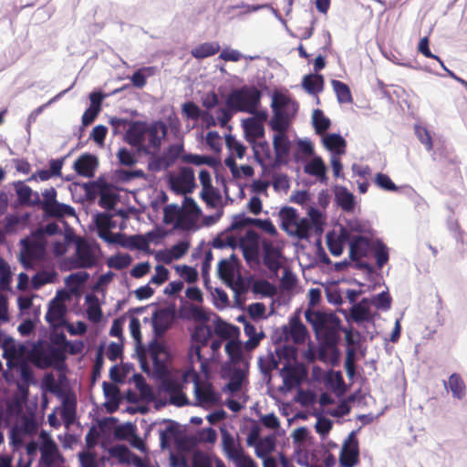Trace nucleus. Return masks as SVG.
Segmentation results:
<instances>
[{
	"instance_id": "obj_63",
	"label": "nucleus",
	"mask_w": 467,
	"mask_h": 467,
	"mask_svg": "<svg viewBox=\"0 0 467 467\" xmlns=\"http://www.w3.org/2000/svg\"><path fill=\"white\" fill-rule=\"evenodd\" d=\"M309 217L308 219L311 223V228H314V231L316 234H320L323 232V225L324 221L322 219V213L319 210L312 208L309 211Z\"/></svg>"
},
{
	"instance_id": "obj_32",
	"label": "nucleus",
	"mask_w": 467,
	"mask_h": 467,
	"mask_svg": "<svg viewBox=\"0 0 467 467\" xmlns=\"http://www.w3.org/2000/svg\"><path fill=\"white\" fill-rule=\"evenodd\" d=\"M221 49L218 42H205L192 49L191 54L197 59H203L217 54Z\"/></svg>"
},
{
	"instance_id": "obj_60",
	"label": "nucleus",
	"mask_w": 467,
	"mask_h": 467,
	"mask_svg": "<svg viewBox=\"0 0 467 467\" xmlns=\"http://www.w3.org/2000/svg\"><path fill=\"white\" fill-rule=\"evenodd\" d=\"M175 269L180 276H182L189 284L195 283L198 279V272L192 266L186 265H177Z\"/></svg>"
},
{
	"instance_id": "obj_35",
	"label": "nucleus",
	"mask_w": 467,
	"mask_h": 467,
	"mask_svg": "<svg viewBox=\"0 0 467 467\" xmlns=\"http://www.w3.org/2000/svg\"><path fill=\"white\" fill-rule=\"evenodd\" d=\"M275 442L276 438L273 434L259 440L258 442L254 445L256 456L258 458L268 456L272 451H275Z\"/></svg>"
},
{
	"instance_id": "obj_9",
	"label": "nucleus",
	"mask_w": 467,
	"mask_h": 467,
	"mask_svg": "<svg viewBox=\"0 0 467 467\" xmlns=\"http://www.w3.org/2000/svg\"><path fill=\"white\" fill-rule=\"evenodd\" d=\"M42 442L39 446V467H61L64 466L65 457L59 451L55 441L45 431L40 434Z\"/></svg>"
},
{
	"instance_id": "obj_55",
	"label": "nucleus",
	"mask_w": 467,
	"mask_h": 467,
	"mask_svg": "<svg viewBox=\"0 0 467 467\" xmlns=\"http://www.w3.org/2000/svg\"><path fill=\"white\" fill-rule=\"evenodd\" d=\"M132 262V258L129 254H119L108 259L107 265L110 268L122 270L127 268Z\"/></svg>"
},
{
	"instance_id": "obj_18",
	"label": "nucleus",
	"mask_w": 467,
	"mask_h": 467,
	"mask_svg": "<svg viewBox=\"0 0 467 467\" xmlns=\"http://www.w3.org/2000/svg\"><path fill=\"white\" fill-rule=\"evenodd\" d=\"M182 150V146H171L168 151L169 156H155L150 160L148 163L149 170L151 171H160L168 169L180 156Z\"/></svg>"
},
{
	"instance_id": "obj_21",
	"label": "nucleus",
	"mask_w": 467,
	"mask_h": 467,
	"mask_svg": "<svg viewBox=\"0 0 467 467\" xmlns=\"http://www.w3.org/2000/svg\"><path fill=\"white\" fill-rule=\"evenodd\" d=\"M194 186V173L190 167L182 168L179 175L172 181V188L181 193H187L192 191Z\"/></svg>"
},
{
	"instance_id": "obj_31",
	"label": "nucleus",
	"mask_w": 467,
	"mask_h": 467,
	"mask_svg": "<svg viewBox=\"0 0 467 467\" xmlns=\"http://www.w3.org/2000/svg\"><path fill=\"white\" fill-rule=\"evenodd\" d=\"M444 386L451 391L455 399L462 400L465 396L466 386L462 378L458 373H452L448 382L444 381Z\"/></svg>"
},
{
	"instance_id": "obj_41",
	"label": "nucleus",
	"mask_w": 467,
	"mask_h": 467,
	"mask_svg": "<svg viewBox=\"0 0 467 467\" xmlns=\"http://www.w3.org/2000/svg\"><path fill=\"white\" fill-rule=\"evenodd\" d=\"M327 150L337 154L345 153L346 141L339 134H328L324 139Z\"/></svg>"
},
{
	"instance_id": "obj_53",
	"label": "nucleus",
	"mask_w": 467,
	"mask_h": 467,
	"mask_svg": "<svg viewBox=\"0 0 467 467\" xmlns=\"http://www.w3.org/2000/svg\"><path fill=\"white\" fill-rule=\"evenodd\" d=\"M234 265L227 260L223 259L218 265V273L220 277L226 283H232L234 279Z\"/></svg>"
},
{
	"instance_id": "obj_54",
	"label": "nucleus",
	"mask_w": 467,
	"mask_h": 467,
	"mask_svg": "<svg viewBox=\"0 0 467 467\" xmlns=\"http://www.w3.org/2000/svg\"><path fill=\"white\" fill-rule=\"evenodd\" d=\"M225 145L230 150L232 156L235 155L237 158L242 159L245 155L246 148L233 135H227L225 137Z\"/></svg>"
},
{
	"instance_id": "obj_19",
	"label": "nucleus",
	"mask_w": 467,
	"mask_h": 467,
	"mask_svg": "<svg viewBox=\"0 0 467 467\" xmlns=\"http://www.w3.org/2000/svg\"><path fill=\"white\" fill-rule=\"evenodd\" d=\"M66 348L48 345L47 348L37 352L39 360L45 368L55 364L63 363L66 359Z\"/></svg>"
},
{
	"instance_id": "obj_43",
	"label": "nucleus",
	"mask_w": 467,
	"mask_h": 467,
	"mask_svg": "<svg viewBox=\"0 0 467 467\" xmlns=\"http://www.w3.org/2000/svg\"><path fill=\"white\" fill-rule=\"evenodd\" d=\"M282 228L287 233L291 227L299 220L296 210L293 207H284L279 213Z\"/></svg>"
},
{
	"instance_id": "obj_7",
	"label": "nucleus",
	"mask_w": 467,
	"mask_h": 467,
	"mask_svg": "<svg viewBox=\"0 0 467 467\" xmlns=\"http://www.w3.org/2000/svg\"><path fill=\"white\" fill-rule=\"evenodd\" d=\"M212 337V330L208 326H197L192 334V340L193 344L188 351V357L192 366L195 362L200 363L201 371L207 373L208 371V358L202 354V348L208 345Z\"/></svg>"
},
{
	"instance_id": "obj_48",
	"label": "nucleus",
	"mask_w": 467,
	"mask_h": 467,
	"mask_svg": "<svg viewBox=\"0 0 467 467\" xmlns=\"http://www.w3.org/2000/svg\"><path fill=\"white\" fill-rule=\"evenodd\" d=\"M199 180L202 186V199L207 202H212L210 194L213 193V188L210 172L207 170H202L199 173Z\"/></svg>"
},
{
	"instance_id": "obj_37",
	"label": "nucleus",
	"mask_w": 467,
	"mask_h": 467,
	"mask_svg": "<svg viewBox=\"0 0 467 467\" xmlns=\"http://www.w3.org/2000/svg\"><path fill=\"white\" fill-rule=\"evenodd\" d=\"M163 212H164V222L166 223H172L174 221H176V223L178 226L187 229V224H186L185 220L183 219L182 221V211L177 205H175V204L167 205L164 208Z\"/></svg>"
},
{
	"instance_id": "obj_24",
	"label": "nucleus",
	"mask_w": 467,
	"mask_h": 467,
	"mask_svg": "<svg viewBox=\"0 0 467 467\" xmlns=\"http://www.w3.org/2000/svg\"><path fill=\"white\" fill-rule=\"evenodd\" d=\"M174 317L173 310L170 308H161L153 315V327L156 333L161 334L170 327Z\"/></svg>"
},
{
	"instance_id": "obj_16",
	"label": "nucleus",
	"mask_w": 467,
	"mask_h": 467,
	"mask_svg": "<svg viewBox=\"0 0 467 467\" xmlns=\"http://www.w3.org/2000/svg\"><path fill=\"white\" fill-rule=\"evenodd\" d=\"M263 248V263L270 270L276 272L281 267V250L275 245L272 241L264 240Z\"/></svg>"
},
{
	"instance_id": "obj_33",
	"label": "nucleus",
	"mask_w": 467,
	"mask_h": 467,
	"mask_svg": "<svg viewBox=\"0 0 467 467\" xmlns=\"http://www.w3.org/2000/svg\"><path fill=\"white\" fill-rule=\"evenodd\" d=\"M232 231L229 227L226 231L218 234L213 241V246L220 249L227 246L231 248L239 247V239L231 233Z\"/></svg>"
},
{
	"instance_id": "obj_44",
	"label": "nucleus",
	"mask_w": 467,
	"mask_h": 467,
	"mask_svg": "<svg viewBox=\"0 0 467 467\" xmlns=\"http://www.w3.org/2000/svg\"><path fill=\"white\" fill-rule=\"evenodd\" d=\"M181 160L184 163H191L197 166L206 164L208 166L213 167L216 164L215 159L212 156L197 155L192 153L183 154L181 157Z\"/></svg>"
},
{
	"instance_id": "obj_56",
	"label": "nucleus",
	"mask_w": 467,
	"mask_h": 467,
	"mask_svg": "<svg viewBox=\"0 0 467 467\" xmlns=\"http://www.w3.org/2000/svg\"><path fill=\"white\" fill-rule=\"evenodd\" d=\"M374 183L386 192H398L399 190V187L391 181L390 177L382 172H378L375 175Z\"/></svg>"
},
{
	"instance_id": "obj_42",
	"label": "nucleus",
	"mask_w": 467,
	"mask_h": 467,
	"mask_svg": "<svg viewBox=\"0 0 467 467\" xmlns=\"http://www.w3.org/2000/svg\"><path fill=\"white\" fill-rule=\"evenodd\" d=\"M331 85L339 103H351L353 101L350 88L347 84L340 80L333 79Z\"/></svg>"
},
{
	"instance_id": "obj_23",
	"label": "nucleus",
	"mask_w": 467,
	"mask_h": 467,
	"mask_svg": "<svg viewBox=\"0 0 467 467\" xmlns=\"http://www.w3.org/2000/svg\"><path fill=\"white\" fill-rule=\"evenodd\" d=\"M97 165V158L91 154H83L74 162V168L77 173L87 178L94 176Z\"/></svg>"
},
{
	"instance_id": "obj_28",
	"label": "nucleus",
	"mask_w": 467,
	"mask_h": 467,
	"mask_svg": "<svg viewBox=\"0 0 467 467\" xmlns=\"http://www.w3.org/2000/svg\"><path fill=\"white\" fill-rule=\"evenodd\" d=\"M222 446L225 456L230 461L236 458L244 451L241 444L228 431L222 433Z\"/></svg>"
},
{
	"instance_id": "obj_3",
	"label": "nucleus",
	"mask_w": 467,
	"mask_h": 467,
	"mask_svg": "<svg viewBox=\"0 0 467 467\" xmlns=\"http://www.w3.org/2000/svg\"><path fill=\"white\" fill-rule=\"evenodd\" d=\"M271 109L273 117L269 121L271 129L276 132H286L291 119L296 113L298 105L287 95L275 92L273 95Z\"/></svg>"
},
{
	"instance_id": "obj_17",
	"label": "nucleus",
	"mask_w": 467,
	"mask_h": 467,
	"mask_svg": "<svg viewBox=\"0 0 467 467\" xmlns=\"http://www.w3.org/2000/svg\"><path fill=\"white\" fill-rule=\"evenodd\" d=\"M99 236L107 241L108 243H118L119 234H112L110 230L116 227L115 222L112 220V215L109 213H99L95 220Z\"/></svg>"
},
{
	"instance_id": "obj_13",
	"label": "nucleus",
	"mask_w": 467,
	"mask_h": 467,
	"mask_svg": "<svg viewBox=\"0 0 467 467\" xmlns=\"http://www.w3.org/2000/svg\"><path fill=\"white\" fill-rule=\"evenodd\" d=\"M359 460L358 441L352 431L342 446L339 462L342 467H354Z\"/></svg>"
},
{
	"instance_id": "obj_62",
	"label": "nucleus",
	"mask_w": 467,
	"mask_h": 467,
	"mask_svg": "<svg viewBox=\"0 0 467 467\" xmlns=\"http://www.w3.org/2000/svg\"><path fill=\"white\" fill-rule=\"evenodd\" d=\"M119 162L123 166H132L137 162L134 153L127 148H121L117 152Z\"/></svg>"
},
{
	"instance_id": "obj_22",
	"label": "nucleus",
	"mask_w": 467,
	"mask_h": 467,
	"mask_svg": "<svg viewBox=\"0 0 467 467\" xmlns=\"http://www.w3.org/2000/svg\"><path fill=\"white\" fill-rule=\"evenodd\" d=\"M349 242V257L352 261H358L367 256L369 249V240L362 235L350 237Z\"/></svg>"
},
{
	"instance_id": "obj_39",
	"label": "nucleus",
	"mask_w": 467,
	"mask_h": 467,
	"mask_svg": "<svg viewBox=\"0 0 467 467\" xmlns=\"http://www.w3.org/2000/svg\"><path fill=\"white\" fill-rule=\"evenodd\" d=\"M14 186L18 198V202L22 205L34 206L32 197H34L35 192H33L29 186L24 184V182L21 181L15 182Z\"/></svg>"
},
{
	"instance_id": "obj_29",
	"label": "nucleus",
	"mask_w": 467,
	"mask_h": 467,
	"mask_svg": "<svg viewBox=\"0 0 467 467\" xmlns=\"http://www.w3.org/2000/svg\"><path fill=\"white\" fill-rule=\"evenodd\" d=\"M182 211V221L184 219L187 224V229L191 228L195 223L196 218L201 213L195 201L191 197H185L183 205L181 208Z\"/></svg>"
},
{
	"instance_id": "obj_26",
	"label": "nucleus",
	"mask_w": 467,
	"mask_h": 467,
	"mask_svg": "<svg viewBox=\"0 0 467 467\" xmlns=\"http://www.w3.org/2000/svg\"><path fill=\"white\" fill-rule=\"evenodd\" d=\"M103 392L107 400L105 407L110 413L118 410L120 401L119 389L111 382L104 381L102 384Z\"/></svg>"
},
{
	"instance_id": "obj_8",
	"label": "nucleus",
	"mask_w": 467,
	"mask_h": 467,
	"mask_svg": "<svg viewBox=\"0 0 467 467\" xmlns=\"http://www.w3.org/2000/svg\"><path fill=\"white\" fill-rule=\"evenodd\" d=\"M39 429V423L34 414H24L20 420L10 430V443L14 448H20L24 445L27 437H34Z\"/></svg>"
},
{
	"instance_id": "obj_2",
	"label": "nucleus",
	"mask_w": 467,
	"mask_h": 467,
	"mask_svg": "<svg viewBox=\"0 0 467 467\" xmlns=\"http://www.w3.org/2000/svg\"><path fill=\"white\" fill-rule=\"evenodd\" d=\"M127 142L146 154H154L160 150L161 137L154 126L146 122L135 121L126 132Z\"/></svg>"
},
{
	"instance_id": "obj_6",
	"label": "nucleus",
	"mask_w": 467,
	"mask_h": 467,
	"mask_svg": "<svg viewBox=\"0 0 467 467\" xmlns=\"http://www.w3.org/2000/svg\"><path fill=\"white\" fill-rule=\"evenodd\" d=\"M21 263L26 268H30L34 263L43 259L46 253L47 240L46 237H42L40 232H34L31 236L21 240Z\"/></svg>"
},
{
	"instance_id": "obj_20",
	"label": "nucleus",
	"mask_w": 467,
	"mask_h": 467,
	"mask_svg": "<svg viewBox=\"0 0 467 467\" xmlns=\"http://www.w3.org/2000/svg\"><path fill=\"white\" fill-rule=\"evenodd\" d=\"M350 240V233L347 228L341 227L338 234L329 232L327 234V244L329 252L334 256L342 254L344 245Z\"/></svg>"
},
{
	"instance_id": "obj_51",
	"label": "nucleus",
	"mask_w": 467,
	"mask_h": 467,
	"mask_svg": "<svg viewBox=\"0 0 467 467\" xmlns=\"http://www.w3.org/2000/svg\"><path fill=\"white\" fill-rule=\"evenodd\" d=\"M252 290L255 294H260L263 296H274L277 290L276 287L269 281L261 279L253 284Z\"/></svg>"
},
{
	"instance_id": "obj_52",
	"label": "nucleus",
	"mask_w": 467,
	"mask_h": 467,
	"mask_svg": "<svg viewBox=\"0 0 467 467\" xmlns=\"http://www.w3.org/2000/svg\"><path fill=\"white\" fill-rule=\"evenodd\" d=\"M245 373L244 369L234 368L230 375L229 382L226 384V389L232 393L239 391L241 389Z\"/></svg>"
},
{
	"instance_id": "obj_49",
	"label": "nucleus",
	"mask_w": 467,
	"mask_h": 467,
	"mask_svg": "<svg viewBox=\"0 0 467 467\" xmlns=\"http://www.w3.org/2000/svg\"><path fill=\"white\" fill-rule=\"evenodd\" d=\"M313 126L317 134H322L330 127V120L321 109H315L313 112Z\"/></svg>"
},
{
	"instance_id": "obj_5",
	"label": "nucleus",
	"mask_w": 467,
	"mask_h": 467,
	"mask_svg": "<svg viewBox=\"0 0 467 467\" xmlns=\"http://www.w3.org/2000/svg\"><path fill=\"white\" fill-rule=\"evenodd\" d=\"M43 200L40 199L37 192H35L33 205L40 206L43 212L53 218H63L65 216H74L75 209L67 204L60 203L57 201V192L54 187L45 189L42 192Z\"/></svg>"
},
{
	"instance_id": "obj_50",
	"label": "nucleus",
	"mask_w": 467,
	"mask_h": 467,
	"mask_svg": "<svg viewBox=\"0 0 467 467\" xmlns=\"http://www.w3.org/2000/svg\"><path fill=\"white\" fill-rule=\"evenodd\" d=\"M255 160L264 164L265 161L271 159V150L266 141L252 142Z\"/></svg>"
},
{
	"instance_id": "obj_30",
	"label": "nucleus",
	"mask_w": 467,
	"mask_h": 467,
	"mask_svg": "<svg viewBox=\"0 0 467 467\" xmlns=\"http://www.w3.org/2000/svg\"><path fill=\"white\" fill-rule=\"evenodd\" d=\"M368 300L367 298H363L360 302L351 307L350 316L355 322L361 323L364 321H371L373 319V316L368 307Z\"/></svg>"
},
{
	"instance_id": "obj_12",
	"label": "nucleus",
	"mask_w": 467,
	"mask_h": 467,
	"mask_svg": "<svg viewBox=\"0 0 467 467\" xmlns=\"http://www.w3.org/2000/svg\"><path fill=\"white\" fill-rule=\"evenodd\" d=\"M192 374L194 382V393L197 401L204 406L215 405L219 400V396L214 392L211 383L201 382L198 373L192 368L187 374Z\"/></svg>"
},
{
	"instance_id": "obj_46",
	"label": "nucleus",
	"mask_w": 467,
	"mask_h": 467,
	"mask_svg": "<svg viewBox=\"0 0 467 467\" xmlns=\"http://www.w3.org/2000/svg\"><path fill=\"white\" fill-rule=\"evenodd\" d=\"M337 201L338 205L346 212H351L355 207L354 195L349 192L346 188L340 189L337 194Z\"/></svg>"
},
{
	"instance_id": "obj_58",
	"label": "nucleus",
	"mask_w": 467,
	"mask_h": 467,
	"mask_svg": "<svg viewBox=\"0 0 467 467\" xmlns=\"http://www.w3.org/2000/svg\"><path fill=\"white\" fill-rule=\"evenodd\" d=\"M417 50L420 54H421L422 56H424L425 57L427 58H432V59H435L437 60L441 67H444V63L443 61L441 60V58L436 55H434L431 49H430V39H429V36H424L422 37L419 44H418V47H417Z\"/></svg>"
},
{
	"instance_id": "obj_15",
	"label": "nucleus",
	"mask_w": 467,
	"mask_h": 467,
	"mask_svg": "<svg viewBox=\"0 0 467 467\" xmlns=\"http://www.w3.org/2000/svg\"><path fill=\"white\" fill-rule=\"evenodd\" d=\"M280 375L283 378L284 386L287 389H292L300 385L306 376V369L302 366L287 363L280 370Z\"/></svg>"
},
{
	"instance_id": "obj_14",
	"label": "nucleus",
	"mask_w": 467,
	"mask_h": 467,
	"mask_svg": "<svg viewBox=\"0 0 467 467\" xmlns=\"http://www.w3.org/2000/svg\"><path fill=\"white\" fill-rule=\"evenodd\" d=\"M97 259L91 245L81 241L77 244L75 259L73 261L74 268H91L96 265Z\"/></svg>"
},
{
	"instance_id": "obj_34",
	"label": "nucleus",
	"mask_w": 467,
	"mask_h": 467,
	"mask_svg": "<svg viewBox=\"0 0 467 467\" xmlns=\"http://www.w3.org/2000/svg\"><path fill=\"white\" fill-rule=\"evenodd\" d=\"M303 88L310 94L321 92L324 87V78L319 74L306 75L302 80Z\"/></svg>"
},
{
	"instance_id": "obj_38",
	"label": "nucleus",
	"mask_w": 467,
	"mask_h": 467,
	"mask_svg": "<svg viewBox=\"0 0 467 467\" xmlns=\"http://www.w3.org/2000/svg\"><path fill=\"white\" fill-rule=\"evenodd\" d=\"M225 352L234 366L240 364L244 359L242 345L238 340L228 341L225 345Z\"/></svg>"
},
{
	"instance_id": "obj_40",
	"label": "nucleus",
	"mask_w": 467,
	"mask_h": 467,
	"mask_svg": "<svg viewBox=\"0 0 467 467\" xmlns=\"http://www.w3.org/2000/svg\"><path fill=\"white\" fill-rule=\"evenodd\" d=\"M310 229V221L307 218H301L291 227L287 234L297 237L299 240H306L309 238Z\"/></svg>"
},
{
	"instance_id": "obj_4",
	"label": "nucleus",
	"mask_w": 467,
	"mask_h": 467,
	"mask_svg": "<svg viewBox=\"0 0 467 467\" xmlns=\"http://www.w3.org/2000/svg\"><path fill=\"white\" fill-rule=\"evenodd\" d=\"M262 92L256 87L244 86L234 89L226 99L227 107L235 112L255 114L261 103Z\"/></svg>"
},
{
	"instance_id": "obj_45",
	"label": "nucleus",
	"mask_w": 467,
	"mask_h": 467,
	"mask_svg": "<svg viewBox=\"0 0 467 467\" xmlns=\"http://www.w3.org/2000/svg\"><path fill=\"white\" fill-rule=\"evenodd\" d=\"M214 332L221 339L234 340L239 335V328L234 325L223 322L215 327Z\"/></svg>"
},
{
	"instance_id": "obj_36",
	"label": "nucleus",
	"mask_w": 467,
	"mask_h": 467,
	"mask_svg": "<svg viewBox=\"0 0 467 467\" xmlns=\"http://www.w3.org/2000/svg\"><path fill=\"white\" fill-rule=\"evenodd\" d=\"M305 172L316 176L320 181L327 179L326 177V166L323 160L320 157H315L305 166Z\"/></svg>"
},
{
	"instance_id": "obj_47",
	"label": "nucleus",
	"mask_w": 467,
	"mask_h": 467,
	"mask_svg": "<svg viewBox=\"0 0 467 467\" xmlns=\"http://www.w3.org/2000/svg\"><path fill=\"white\" fill-rule=\"evenodd\" d=\"M87 301L89 302L87 307L88 318L93 322H99L102 318L103 313L99 306L98 298L95 296H88Z\"/></svg>"
},
{
	"instance_id": "obj_1",
	"label": "nucleus",
	"mask_w": 467,
	"mask_h": 467,
	"mask_svg": "<svg viewBox=\"0 0 467 467\" xmlns=\"http://www.w3.org/2000/svg\"><path fill=\"white\" fill-rule=\"evenodd\" d=\"M306 320L312 326L320 341V358L323 359L324 348L335 349L339 340L340 318L332 312L306 308Z\"/></svg>"
},
{
	"instance_id": "obj_10",
	"label": "nucleus",
	"mask_w": 467,
	"mask_h": 467,
	"mask_svg": "<svg viewBox=\"0 0 467 467\" xmlns=\"http://www.w3.org/2000/svg\"><path fill=\"white\" fill-rule=\"evenodd\" d=\"M258 234L254 230L246 232L244 237L239 238V248L248 265L259 264Z\"/></svg>"
},
{
	"instance_id": "obj_25",
	"label": "nucleus",
	"mask_w": 467,
	"mask_h": 467,
	"mask_svg": "<svg viewBox=\"0 0 467 467\" xmlns=\"http://www.w3.org/2000/svg\"><path fill=\"white\" fill-rule=\"evenodd\" d=\"M273 147L276 161L281 162L288 157L290 151V141L286 132L280 131L275 134Z\"/></svg>"
},
{
	"instance_id": "obj_57",
	"label": "nucleus",
	"mask_w": 467,
	"mask_h": 467,
	"mask_svg": "<svg viewBox=\"0 0 467 467\" xmlns=\"http://www.w3.org/2000/svg\"><path fill=\"white\" fill-rule=\"evenodd\" d=\"M109 453L112 457L117 458L120 463H130L131 451L126 445H115L109 450Z\"/></svg>"
},
{
	"instance_id": "obj_11",
	"label": "nucleus",
	"mask_w": 467,
	"mask_h": 467,
	"mask_svg": "<svg viewBox=\"0 0 467 467\" xmlns=\"http://www.w3.org/2000/svg\"><path fill=\"white\" fill-rule=\"evenodd\" d=\"M63 292H59L48 304V308L46 313V321L53 327H64L67 323V306L64 303L65 297L60 296Z\"/></svg>"
},
{
	"instance_id": "obj_64",
	"label": "nucleus",
	"mask_w": 467,
	"mask_h": 467,
	"mask_svg": "<svg viewBox=\"0 0 467 467\" xmlns=\"http://www.w3.org/2000/svg\"><path fill=\"white\" fill-rule=\"evenodd\" d=\"M232 462L235 467H257V463L244 451L239 453L236 458H234Z\"/></svg>"
},
{
	"instance_id": "obj_59",
	"label": "nucleus",
	"mask_w": 467,
	"mask_h": 467,
	"mask_svg": "<svg viewBox=\"0 0 467 467\" xmlns=\"http://www.w3.org/2000/svg\"><path fill=\"white\" fill-rule=\"evenodd\" d=\"M11 275L9 265L5 259L0 257V289L5 290L9 288Z\"/></svg>"
},
{
	"instance_id": "obj_61",
	"label": "nucleus",
	"mask_w": 467,
	"mask_h": 467,
	"mask_svg": "<svg viewBox=\"0 0 467 467\" xmlns=\"http://www.w3.org/2000/svg\"><path fill=\"white\" fill-rule=\"evenodd\" d=\"M118 202V196L116 193L109 191L102 190L100 192L99 204L100 207L108 210L114 208Z\"/></svg>"
},
{
	"instance_id": "obj_27",
	"label": "nucleus",
	"mask_w": 467,
	"mask_h": 467,
	"mask_svg": "<svg viewBox=\"0 0 467 467\" xmlns=\"http://www.w3.org/2000/svg\"><path fill=\"white\" fill-rule=\"evenodd\" d=\"M244 130L246 139L249 142H254L256 139L263 138L265 135V128L259 119L255 118H248L244 121Z\"/></svg>"
}]
</instances>
